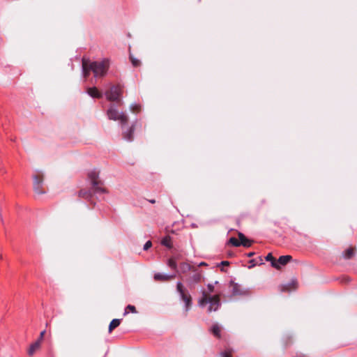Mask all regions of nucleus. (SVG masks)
I'll return each mask as SVG.
<instances>
[{"instance_id": "f257e3e1", "label": "nucleus", "mask_w": 357, "mask_h": 357, "mask_svg": "<svg viewBox=\"0 0 357 357\" xmlns=\"http://www.w3.org/2000/svg\"><path fill=\"white\" fill-rule=\"evenodd\" d=\"M109 66L110 61L108 59L93 61L89 64L87 61L84 59L82 61V68L85 77L89 75L90 70L93 71L95 77H103L106 75Z\"/></svg>"}, {"instance_id": "f03ea898", "label": "nucleus", "mask_w": 357, "mask_h": 357, "mask_svg": "<svg viewBox=\"0 0 357 357\" xmlns=\"http://www.w3.org/2000/svg\"><path fill=\"white\" fill-rule=\"evenodd\" d=\"M200 307H204L206 304H209L208 312L216 311L220 305V298L218 295L208 297L205 292H203L202 297L198 301Z\"/></svg>"}, {"instance_id": "7ed1b4c3", "label": "nucleus", "mask_w": 357, "mask_h": 357, "mask_svg": "<svg viewBox=\"0 0 357 357\" xmlns=\"http://www.w3.org/2000/svg\"><path fill=\"white\" fill-rule=\"evenodd\" d=\"M176 290L180 295L181 299L185 303V310H189L192 304V298L181 282L176 283Z\"/></svg>"}, {"instance_id": "20e7f679", "label": "nucleus", "mask_w": 357, "mask_h": 357, "mask_svg": "<svg viewBox=\"0 0 357 357\" xmlns=\"http://www.w3.org/2000/svg\"><path fill=\"white\" fill-rule=\"evenodd\" d=\"M109 119L119 121L121 123L125 124L128 121V117L123 112H119L114 105H111L107 112Z\"/></svg>"}, {"instance_id": "39448f33", "label": "nucleus", "mask_w": 357, "mask_h": 357, "mask_svg": "<svg viewBox=\"0 0 357 357\" xmlns=\"http://www.w3.org/2000/svg\"><path fill=\"white\" fill-rule=\"evenodd\" d=\"M89 178L91 180V184L95 190L97 192H105L106 190L102 186V183L99 180L98 173L96 171H92L89 174Z\"/></svg>"}, {"instance_id": "423d86ee", "label": "nucleus", "mask_w": 357, "mask_h": 357, "mask_svg": "<svg viewBox=\"0 0 357 357\" xmlns=\"http://www.w3.org/2000/svg\"><path fill=\"white\" fill-rule=\"evenodd\" d=\"M122 89L120 86H114L105 93L106 98L110 101H119L121 98Z\"/></svg>"}, {"instance_id": "0eeeda50", "label": "nucleus", "mask_w": 357, "mask_h": 357, "mask_svg": "<svg viewBox=\"0 0 357 357\" xmlns=\"http://www.w3.org/2000/svg\"><path fill=\"white\" fill-rule=\"evenodd\" d=\"M291 259V256L290 255H283L279 257V259L273 263V267L280 269L282 266L286 265L287 263L290 261Z\"/></svg>"}, {"instance_id": "6e6552de", "label": "nucleus", "mask_w": 357, "mask_h": 357, "mask_svg": "<svg viewBox=\"0 0 357 357\" xmlns=\"http://www.w3.org/2000/svg\"><path fill=\"white\" fill-rule=\"evenodd\" d=\"M33 180V188L36 192L38 194L43 193V192L40 190L42 180L38 178L37 176H34Z\"/></svg>"}, {"instance_id": "1a4fd4ad", "label": "nucleus", "mask_w": 357, "mask_h": 357, "mask_svg": "<svg viewBox=\"0 0 357 357\" xmlns=\"http://www.w3.org/2000/svg\"><path fill=\"white\" fill-rule=\"evenodd\" d=\"M238 238L240 240L241 245L244 247H250L252 245V241L248 239L242 233L238 234Z\"/></svg>"}, {"instance_id": "9d476101", "label": "nucleus", "mask_w": 357, "mask_h": 357, "mask_svg": "<svg viewBox=\"0 0 357 357\" xmlns=\"http://www.w3.org/2000/svg\"><path fill=\"white\" fill-rule=\"evenodd\" d=\"M174 277V275H166V274H162V273H156L154 275V279L155 280H160V281H167V280L172 279Z\"/></svg>"}, {"instance_id": "9b49d317", "label": "nucleus", "mask_w": 357, "mask_h": 357, "mask_svg": "<svg viewBox=\"0 0 357 357\" xmlns=\"http://www.w3.org/2000/svg\"><path fill=\"white\" fill-rule=\"evenodd\" d=\"M88 94L93 98H101L102 94L98 91L97 88L91 87L87 89Z\"/></svg>"}, {"instance_id": "f8f14e48", "label": "nucleus", "mask_w": 357, "mask_h": 357, "mask_svg": "<svg viewBox=\"0 0 357 357\" xmlns=\"http://www.w3.org/2000/svg\"><path fill=\"white\" fill-rule=\"evenodd\" d=\"M40 344L39 342H35L32 343L28 350V354L29 356H33L34 353L40 348Z\"/></svg>"}, {"instance_id": "ddd939ff", "label": "nucleus", "mask_w": 357, "mask_h": 357, "mask_svg": "<svg viewBox=\"0 0 357 357\" xmlns=\"http://www.w3.org/2000/svg\"><path fill=\"white\" fill-rule=\"evenodd\" d=\"M211 333L217 337H220L221 327L218 324H214L211 328Z\"/></svg>"}, {"instance_id": "4468645a", "label": "nucleus", "mask_w": 357, "mask_h": 357, "mask_svg": "<svg viewBox=\"0 0 357 357\" xmlns=\"http://www.w3.org/2000/svg\"><path fill=\"white\" fill-rule=\"evenodd\" d=\"M121 324V319H113L109 326V332L111 333L114 328L118 327Z\"/></svg>"}, {"instance_id": "2eb2a0df", "label": "nucleus", "mask_w": 357, "mask_h": 357, "mask_svg": "<svg viewBox=\"0 0 357 357\" xmlns=\"http://www.w3.org/2000/svg\"><path fill=\"white\" fill-rule=\"evenodd\" d=\"M192 269V266L187 262H183L180 264V271L181 273H185Z\"/></svg>"}, {"instance_id": "dca6fc26", "label": "nucleus", "mask_w": 357, "mask_h": 357, "mask_svg": "<svg viewBox=\"0 0 357 357\" xmlns=\"http://www.w3.org/2000/svg\"><path fill=\"white\" fill-rule=\"evenodd\" d=\"M202 279V273H196L190 278V282L192 283H197L201 281Z\"/></svg>"}, {"instance_id": "f3484780", "label": "nucleus", "mask_w": 357, "mask_h": 357, "mask_svg": "<svg viewBox=\"0 0 357 357\" xmlns=\"http://www.w3.org/2000/svg\"><path fill=\"white\" fill-rule=\"evenodd\" d=\"M354 255V250L352 248H349L345 250V252L343 254V256L346 259H350Z\"/></svg>"}, {"instance_id": "a211bd4d", "label": "nucleus", "mask_w": 357, "mask_h": 357, "mask_svg": "<svg viewBox=\"0 0 357 357\" xmlns=\"http://www.w3.org/2000/svg\"><path fill=\"white\" fill-rule=\"evenodd\" d=\"M133 131L134 130L132 128H129L127 132H124L123 137L128 141L132 140Z\"/></svg>"}, {"instance_id": "6ab92c4d", "label": "nucleus", "mask_w": 357, "mask_h": 357, "mask_svg": "<svg viewBox=\"0 0 357 357\" xmlns=\"http://www.w3.org/2000/svg\"><path fill=\"white\" fill-rule=\"evenodd\" d=\"M233 351L230 349H227L220 353V357H231Z\"/></svg>"}, {"instance_id": "aec40b11", "label": "nucleus", "mask_w": 357, "mask_h": 357, "mask_svg": "<svg viewBox=\"0 0 357 357\" xmlns=\"http://www.w3.org/2000/svg\"><path fill=\"white\" fill-rule=\"evenodd\" d=\"M167 264L171 268L174 270H176L177 268L176 261L173 258H171L168 260Z\"/></svg>"}, {"instance_id": "412c9836", "label": "nucleus", "mask_w": 357, "mask_h": 357, "mask_svg": "<svg viewBox=\"0 0 357 357\" xmlns=\"http://www.w3.org/2000/svg\"><path fill=\"white\" fill-rule=\"evenodd\" d=\"M162 244L163 245H165L168 248H171L172 247V243H171V240H170V238L169 236H166L162 240Z\"/></svg>"}, {"instance_id": "4be33fe9", "label": "nucleus", "mask_w": 357, "mask_h": 357, "mask_svg": "<svg viewBox=\"0 0 357 357\" xmlns=\"http://www.w3.org/2000/svg\"><path fill=\"white\" fill-rule=\"evenodd\" d=\"M129 312H131L132 313H136V309H135V307L133 306V305H128L126 310H125V312H124V315H126L127 314L129 313Z\"/></svg>"}, {"instance_id": "5701e85b", "label": "nucleus", "mask_w": 357, "mask_h": 357, "mask_svg": "<svg viewBox=\"0 0 357 357\" xmlns=\"http://www.w3.org/2000/svg\"><path fill=\"white\" fill-rule=\"evenodd\" d=\"M229 243L232 244L234 246H240V240H238L237 238L232 237L229 239Z\"/></svg>"}, {"instance_id": "b1692460", "label": "nucleus", "mask_w": 357, "mask_h": 357, "mask_svg": "<svg viewBox=\"0 0 357 357\" xmlns=\"http://www.w3.org/2000/svg\"><path fill=\"white\" fill-rule=\"evenodd\" d=\"M266 260L268 261H271V266L273 267V263L276 261L273 256L271 253H268L267 256L266 257Z\"/></svg>"}, {"instance_id": "393cba45", "label": "nucleus", "mask_w": 357, "mask_h": 357, "mask_svg": "<svg viewBox=\"0 0 357 357\" xmlns=\"http://www.w3.org/2000/svg\"><path fill=\"white\" fill-rule=\"evenodd\" d=\"M130 109L133 112H137L140 109V105L137 103H133L130 105Z\"/></svg>"}, {"instance_id": "a878e982", "label": "nucleus", "mask_w": 357, "mask_h": 357, "mask_svg": "<svg viewBox=\"0 0 357 357\" xmlns=\"http://www.w3.org/2000/svg\"><path fill=\"white\" fill-rule=\"evenodd\" d=\"M45 333V331H43L42 332H40V336H39L38 339L36 340V342H39V343L41 344V342L43 340Z\"/></svg>"}, {"instance_id": "bb28decb", "label": "nucleus", "mask_w": 357, "mask_h": 357, "mask_svg": "<svg viewBox=\"0 0 357 357\" xmlns=\"http://www.w3.org/2000/svg\"><path fill=\"white\" fill-rule=\"evenodd\" d=\"M152 245V243L150 241H148L144 245V250H147L149 248H150Z\"/></svg>"}, {"instance_id": "cd10ccee", "label": "nucleus", "mask_w": 357, "mask_h": 357, "mask_svg": "<svg viewBox=\"0 0 357 357\" xmlns=\"http://www.w3.org/2000/svg\"><path fill=\"white\" fill-rule=\"evenodd\" d=\"M130 59H131L132 63L134 66H137L139 64V60L134 59L132 56L130 57Z\"/></svg>"}, {"instance_id": "c85d7f7f", "label": "nucleus", "mask_w": 357, "mask_h": 357, "mask_svg": "<svg viewBox=\"0 0 357 357\" xmlns=\"http://www.w3.org/2000/svg\"><path fill=\"white\" fill-rule=\"evenodd\" d=\"M207 287L210 293L213 291L214 286L213 284H208Z\"/></svg>"}, {"instance_id": "c756f323", "label": "nucleus", "mask_w": 357, "mask_h": 357, "mask_svg": "<svg viewBox=\"0 0 357 357\" xmlns=\"http://www.w3.org/2000/svg\"><path fill=\"white\" fill-rule=\"evenodd\" d=\"M206 266V264L205 262H201L199 264V266Z\"/></svg>"}, {"instance_id": "7c9ffc66", "label": "nucleus", "mask_w": 357, "mask_h": 357, "mask_svg": "<svg viewBox=\"0 0 357 357\" xmlns=\"http://www.w3.org/2000/svg\"><path fill=\"white\" fill-rule=\"evenodd\" d=\"M222 264L223 265H225V264H227H227H229V262H228V261H222Z\"/></svg>"}, {"instance_id": "2f4dec72", "label": "nucleus", "mask_w": 357, "mask_h": 357, "mask_svg": "<svg viewBox=\"0 0 357 357\" xmlns=\"http://www.w3.org/2000/svg\"><path fill=\"white\" fill-rule=\"evenodd\" d=\"M252 255H253V253H252V252H250V253H249V254H248V257H251V256H252Z\"/></svg>"}]
</instances>
